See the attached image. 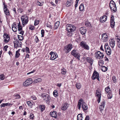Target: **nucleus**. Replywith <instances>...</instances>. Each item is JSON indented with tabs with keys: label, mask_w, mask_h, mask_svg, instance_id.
Instances as JSON below:
<instances>
[{
	"label": "nucleus",
	"mask_w": 120,
	"mask_h": 120,
	"mask_svg": "<svg viewBox=\"0 0 120 120\" xmlns=\"http://www.w3.org/2000/svg\"><path fill=\"white\" fill-rule=\"evenodd\" d=\"M106 36H105L104 37V40L103 41V42H106L107 40L108 37L107 35H106Z\"/></svg>",
	"instance_id": "nucleus-51"
},
{
	"label": "nucleus",
	"mask_w": 120,
	"mask_h": 120,
	"mask_svg": "<svg viewBox=\"0 0 120 120\" xmlns=\"http://www.w3.org/2000/svg\"><path fill=\"white\" fill-rule=\"evenodd\" d=\"M25 51L26 52L28 53H30V49L29 48L27 47H26L25 49Z\"/></svg>",
	"instance_id": "nucleus-48"
},
{
	"label": "nucleus",
	"mask_w": 120,
	"mask_h": 120,
	"mask_svg": "<svg viewBox=\"0 0 120 120\" xmlns=\"http://www.w3.org/2000/svg\"><path fill=\"white\" fill-rule=\"evenodd\" d=\"M96 57L97 59H102L104 56V55L102 53L99 51L95 53Z\"/></svg>",
	"instance_id": "nucleus-7"
},
{
	"label": "nucleus",
	"mask_w": 120,
	"mask_h": 120,
	"mask_svg": "<svg viewBox=\"0 0 120 120\" xmlns=\"http://www.w3.org/2000/svg\"><path fill=\"white\" fill-rule=\"evenodd\" d=\"M84 9V4H81L80 5L79 9L80 11H82Z\"/></svg>",
	"instance_id": "nucleus-30"
},
{
	"label": "nucleus",
	"mask_w": 120,
	"mask_h": 120,
	"mask_svg": "<svg viewBox=\"0 0 120 120\" xmlns=\"http://www.w3.org/2000/svg\"><path fill=\"white\" fill-rule=\"evenodd\" d=\"M42 81L41 79L39 78L35 79L33 81V83L34 84H35L37 83L40 82Z\"/></svg>",
	"instance_id": "nucleus-25"
},
{
	"label": "nucleus",
	"mask_w": 120,
	"mask_h": 120,
	"mask_svg": "<svg viewBox=\"0 0 120 120\" xmlns=\"http://www.w3.org/2000/svg\"><path fill=\"white\" fill-rule=\"evenodd\" d=\"M73 3V1L72 0H68L66 3V5L67 7H69L71 6Z\"/></svg>",
	"instance_id": "nucleus-23"
},
{
	"label": "nucleus",
	"mask_w": 120,
	"mask_h": 120,
	"mask_svg": "<svg viewBox=\"0 0 120 120\" xmlns=\"http://www.w3.org/2000/svg\"><path fill=\"white\" fill-rule=\"evenodd\" d=\"M117 45L119 48H120V41H117Z\"/></svg>",
	"instance_id": "nucleus-63"
},
{
	"label": "nucleus",
	"mask_w": 120,
	"mask_h": 120,
	"mask_svg": "<svg viewBox=\"0 0 120 120\" xmlns=\"http://www.w3.org/2000/svg\"><path fill=\"white\" fill-rule=\"evenodd\" d=\"M109 7L112 11L115 12L116 11V5L109 4Z\"/></svg>",
	"instance_id": "nucleus-15"
},
{
	"label": "nucleus",
	"mask_w": 120,
	"mask_h": 120,
	"mask_svg": "<svg viewBox=\"0 0 120 120\" xmlns=\"http://www.w3.org/2000/svg\"><path fill=\"white\" fill-rule=\"evenodd\" d=\"M112 4V5H116L115 2L112 0L110 1L109 4Z\"/></svg>",
	"instance_id": "nucleus-57"
},
{
	"label": "nucleus",
	"mask_w": 120,
	"mask_h": 120,
	"mask_svg": "<svg viewBox=\"0 0 120 120\" xmlns=\"http://www.w3.org/2000/svg\"><path fill=\"white\" fill-rule=\"evenodd\" d=\"M33 82L32 79L31 78L27 79L26 81L23 83V85L25 86H28L30 85Z\"/></svg>",
	"instance_id": "nucleus-5"
},
{
	"label": "nucleus",
	"mask_w": 120,
	"mask_h": 120,
	"mask_svg": "<svg viewBox=\"0 0 120 120\" xmlns=\"http://www.w3.org/2000/svg\"><path fill=\"white\" fill-rule=\"evenodd\" d=\"M17 25L16 24V23L15 22H14L12 24V26H13V27H14L15 28V27L17 28Z\"/></svg>",
	"instance_id": "nucleus-56"
},
{
	"label": "nucleus",
	"mask_w": 120,
	"mask_h": 120,
	"mask_svg": "<svg viewBox=\"0 0 120 120\" xmlns=\"http://www.w3.org/2000/svg\"><path fill=\"white\" fill-rule=\"evenodd\" d=\"M101 70L105 72L107 70V68L104 66H103L101 67Z\"/></svg>",
	"instance_id": "nucleus-32"
},
{
	"label": "nucleus",
	"mask_w": 120,
	"mask_h": 120,
	"mask_svg": "<svg viewBox=\"0 0 120 120\" xmlns=\"http://www.w3.org/2000/svg\"><path fill=\"white\" fill-rule=\"evenodd\" d=\"M101 105L100 106V111L101 112L104 108L105 106V101H103L101 103Z\"/></svg>",
	"instance_id": "nucleus-21"
},
{
	"label": "nucleus",
	"mask_w": 120,
	"mask_h": 120,
	"mask_svg": "<svg viewBox=\"0 0 120 120\" xmlns=\"http://www.w3.org/2000/svg\"><path fill=\"white\" fill-rule=\"evenodd\" d=\"M20 50V49H19L16 52L15 55V57H16L18 58L19 57V55H20V54L19 53V52Z\"/></svg>",
	"instance_id": "nucleus-36"
},
{
	"label": "nucleus",
	"mask_w": 120,
	"mask_h": 120,
	"mask_svg": "<svg viewBox=\"0 0 120 120\" xmlns=\"http://www.w3.org/2000/svg\"><path fill=\"white\" fill-rule=\"evenodd\" d=\"M83 99H81L79 100L77 106L78 107V109L80 110L81 104L82 105V102L83 101Z\"/></svg>",
	"instance_id": "nucleus-24"
},
{
	"label": "nucleus",
	"mask_w": 120,
	"mask_h": 120,
	"mask_svg": "<svg viewBox=\"0 0 120 120\" xmlns=\"http://www.w3.org/2000/svg\"><path fill=\"white\" fill-rule=\"evenodd\" d=\"M89 116H87L85 118V120H89Z\"/></svg>",
	"instance_id": "nucleus-64"
},
{
	"label": "nucleus",
	"mask_w": 120,
	"mask_h": 120,
	"mask_svg": "<svg viewBox=\"0 0 120 120\" xmlns=\"http://www.w3.org/2000/svg\"><path fill=\"white\" fill-rule=\"evenodd\" d=\"M79 30L81 34H84L86 33V29L85 27H83L80 28Z\"/></svg>",
	"instance_id": "nucleus-16"
},
{
	"label": "nucleus",
	"mask_w": 120,
	"mask_h": 120,
	"mask_svg": "<svg viewBox=\"0 0 120 120\" xmlns=\"http://www.w3.org/2000/svg\"><path fill=\"white\" fill-rule=\"evenodd\" d=\"M3 5L4 6V10H5L7 9V6L4 3H3Z\"/></svg>",
	"instance_id": "nucleus-58"
},
{
	"label": "nucleus",
	"mask_w": 120,
	"mask_h": 120,
	"mask_svg": "<svg viewBox=\"0 0 120 120\" xmlns=\"http://www.w3.org/2000/svg\"><path fill=\"white\" fill-rule=\"evenodd\" d=\"M49 54L51 55V57H50V59L51 60H54L58 56L57 53L55 52H54L52 51Z\"/></svg>",
	"instance_id": "nucleus-9"
},
{
	"label": "nucleus",
	"mask_w": 120,
	"mask_h": 120,
	"mask_svg": "<svg viewBox=\"0 0 120 120\" xmlns=\"http://www.w3.org/2000/svg\"><path fill=\"white\" fill-rule=\"evenodd\" d=\"M60 24V22L59 21H57L55 23V25L54 26V28L56 29L59 26Z\"/></svg>",
	"instance_id": "nucleus-26"
},
{
	"label": "nucleus",
	"mask_w": 120,
	"mask_h": 120,
	"mask_svg": "<svg viewBox=\"0 0 120 120\" xmlns=\"http://www.w3.org/2000/svg\"><path fill=\"white\" fill-rule=\"evenodd\" d=\"M50 115L51 116L54 118H56L57 117L56 112L55 111L50 112Z\"/></svg>",
	"instance_id": "nucleus-19"
},
{
	"label": "nucleus",
	"mask_w": 120,
	"mask_h": 120,
	"mask_svg": "<svg viewBox=\"0 0 120 120\" xmlns=\"http://www.w3.org/2000/svg\"><path fill=\"white\" fill-rule=\"evenodd\" d=\"M80 45L82 48L86 49L87 50L89 49V47L88 45L86 44V42L82 41L80 42Z\"/></svg>",
	"instance_id": "nucleus-11"
},
{
	"label": "nucleus",
	"mask_w": 120,
	"mask_h": 120,
	"mask_svg": "<svg viewBox=\"0 0 120 120\" xmlns=\"http://www.w3.org/2000/svg\"><path fill=\"white\" fill-rule=\"evenodd\" d=\"M108 94L107 95L108 98L109 99H111V98L112 97V94L111 91H109Z\"/></svg>",
	"instance_id": "nucleus-27"
},
{
	"label": "nucleus",
	"mask_w": 120,
	"mask_h": 120,
	"mask_svg": "<svg viewBox=\"0 0 120 120\" xmlns=\"http://www.w3.org/2000/svg\"><path fill=\"white\" fill-rule=\"evenodd\" d=\"M109 43L110 46L112 48H113L115 45V41L113 39L109 40Z\"/></svg>",
	"instance_id": "nucleus-20"
},
{
	"label": "nucleus",
	"mask_w": 120,
	"mask_h": 120,
	"mask_svg": "<svg viewBox=\"0 0 120 120\" xmlns=\"http://www.w3.org/2000/svg\"><path fill=\"white\" fill-rule=\"evenodd\" d=\"M31 98L33 100H35L37 99L36 97L34 95L32 96Z\"/></svg>",
	"instance_id": "nucleus-61"
},
{
	"label": "nucleus",
	"mask_w": 120,
	"mask_h": 120,
	"mask_svg": "<svg viewBox=\"0 0 120 120\" xmlns=\"http://www.w3.org/2000/svg\"><path fill=\"white\" fill-rule=\"evenodd\" d=\"M82 108L84 111H86L88 108L87 105L83 101L82 102Z\"/></svg>",
	"instance_id": "nucleus-17"
},
{
	"label": "nucleus",
	"mask_w": 120,
	"mask_h": 120,
	"mask_svg": "<svg viewBox=\"0 0 120 120\" xmlns=\"http://www.w3.org/2000/svg\"><path fill=\"white\" fill-rule=\"evenodd\" d=\"M19 32V34H21L22 36H23V35L24 33V32L22 30H21Z\"/></svg>",
	"instance_id": "nucleus-60"
},
{
	"label": "nucleus",
	"mask_w": 120,
	"mask_h": 120,
	"mask_svg": "<svg viewBox=\"0 0 120 120\" xmlns=\"http://www.w3.org/2000/svg\"><path fill=\"white\" fill-rule=\"evenodd\" d=\"M18 38L19 40L22 41L23 39V37L22 36L18 35Z\"/></svg>",
	"instance_id": "nucleus-44"
},
{
	"label": "nucleus",
	"mask_w": 120,
	"mask_h": 120,
	"mask_svg": "<svg viewBox=\"0 0 120 120\" xmlns=\"http://www.w3.org/2000/svg\"><path fill=\"white\" fill-rule=\"evenodd\" d=\"M105 92H106L105 93L106 94L107 93H108V92H109V91H111L110 90V88L109 86H108L106 87L105 88Z\"/></svg>",
	"instance_id": "nucleus-35"
},
{
	"label": "nucleus",
	"mask_w": 120,
	"mask_h": 120,
	"mask_svg": "<svg viewBox=\"0 0 120 120\" xmlns=\"http://www.w3.org/2000/svg\"><path fill=\"white\" fill-rule=\"evenodd\" d=\"M43 2L41 3H40V2H39L38 1L36 3V4L38 5L39 6H43Z\"/></svg>",
	"instance_id": "nucleus-41"
},
{
	"label": "nucleus",
	"mask_w": 120,
	"mask_h": 120,
	"mask_svg": "<svg viewBox=\"0 0 120 120\" xmlns=\"http://www.w3.org/2000/svg\"><path fill=\"white\" fill-rule=\"evenodd\" d=\"M82 115L81 114H79L77 116V120H82L83 117Z\"/></svg>",
	"instance_id": "nucleus-28"
},
{
	"label": "nucleus",
	"mask_w": 120,
	"mask_h": 120,
	"mask_svg": "<svg viewBox=\"0 0 120 120\" xmlns=\"http://www.w3.org/2000/svg\"><path fill=\"white\" fill-rule=\"evenodd\" d=\"M12 105V104L8 103H2L1 105L0 106L1 107V108L2 107H4L7 106H11Z\"/></svg>",
	"instance_id": "nucleus-22"
},
{
	"label": "nucleus",
	"mask_w": 120,
	"mask_h": 120,
	"mask_svg": "<svg viewBox=\"0 0 120 120\" xmlns=\"http://www.w3.org/2000/svg\"><path fill=\"white\" fill-rule=\"evenodd\" d=\"M27 103L29 106H31L32 105V103L30 101H27Z\"/></svg>",
	"instance_id": "nucleus-53"
},
{
	"label": "nucleus",
	"mask_w": 120,
	"mask_h": 120,
	"mask_svg": "<svg viewBox=\"0 0 120 120\" xmlns=\"http://www.w3.org/2000/svg\"><path fill=\"white\" fill-rule=\"evenodd\" d=\"M29 29L31 30H33L35 28V27L32 25H30L29 27Z\"/></svg>",
	"instance_id": "nucleus-47"
},
{
	"label": "nucleus",
	"mask_w": 120,
	"mask_h": 120,
	"mask_svg": "<svg viewBox=\"0 0 120 120\" xmlns=\"http://www.w3.org/2000/svg\"><path fill=\"white\" fill-rule=\"evenodd\" d=\"M44 30H42L41 31V37H44Z\"/></svg>",
	"instance_id": "nucleus-49"
},
{
	"label": "nucleus",
	"mask_w": 120,
	"mask_h": 120,
	"mask_svg": "<svg viewBox=\"0 0 120 120\" xmlns=\"http://www.w3.org/2000/svg\"><path fill=\"white\" fill-rule=\"evenodd\" d=\"M99 75L98 73L96 71H94L92 76V78L93 80H94L96 79H97L98 81H99Z\"/></svg>",
	"instance_id": "nucleus-8"
},
{
	"label": "nucleus",
	"mask_w": 120,
	"mask_h": 120,
	"mask_svg": "<svg viewBox=\"0 0 120 120\" xmlns=\"http://www.w3.org/2000/svg\"><path fill=\"white\" fill-rule=\"evenodd\" d=\"M39 108L41 110V112H43L45 109V107L44 105H40L39 106Z\"/></svg>",
	"instance_id": "nucleus-29"
},
{
	"label": "nucleus",
	"mask_w": 120,
	"mask_h": 120,
	"mask_svg": "<svg viewBox=\"0 0 120 120\" xmlns=\"http://www.w3.org/2000/svg\"><path fill=\"white\" fill-rule=\"evenodd\" d=\"M66 30L68 32L74 31L76 29L75 26L70 24H68L66 26Z\"/></svg>",
	"instance_id": "nucleus-1"
},
{
	"label": "nucleus",
	"mask_w": 120,
	"mask_h": 120,
	"mask_svg": "<svg viewBox=\"0 0 120 120\" xmlns=\"http://www.w3.org/2000/svg\"><path fill=\"white\" fill-rule=\"evenodd\" d=\"M21 20L22 22L23 25L24 26L25 25L28 23V18L26 15H24L22 16Z\"/></svg>",
	"instance_id": "nucleus-4"
},
{
	"label": "nucleus",
	"mask_w": 120,
	"mask_h": 120,
	"mask_svg": "<svg viewBox=\"0 0 120 120\" xmlns=\"http://www.w3.org/2000/svg\"><path fill=\"white\" fill-rule=\"evenodd\" d=\"M14 44V47L15 48H17V47H21L22 43L21 41L18 39H16L13 42Z\"/></svg>",
	"instance_id": "nucleus-6"
},
{
	"label": "nucleus",
	"mask_w": 120,
	"mask_h": 120,
	"mask_svg": "<svg viewBox=\"0 0 120 120\" xmlns=\"http://www.w3.org/2000/svg\"><path fill=\"white\" fill-rule=\"evenodd\" d=\"M4 38H6L8 39V40H7L6 39H5L4 40V42L6 43L8 42L10 39V37L8 34H7L6 33H4Z\"/></svg>",
	"instance_id": "nucleus-18"
},
{
	"label": "nucleus",
	"mask_w": 120,
	"mask_h": 120,
	"mask_svg": "<svg viewBox=\"0 0 120 120\" xmlns=\"http://www.w3.org/2000/svg\"><path fill=\"white\" fill-rule=\"evenodd\" d=\"M5 13V15H8L9 16L10 15L9 11L8 9L4 10Z\"/></svg>",
	"instance_id": "nucleus-33"
},
{
	"label": "nucleus",
	"mask_w": 120,
	"mask_h": 120,
	"mask_svg": "<svg viewBox=\"0 0 120 120\" xmlns=\"http://www.w3.org/2000/svg\"><path fill=\"white\" fill-rule=\"evenodd\" d=\"M53 94L54 96L56 97H58V93L56 90H55L53 93Z\"/></svg>",
	"instance_id": "nucleus-31"
},
{
	"label": "nucleus",
	"mask_w": 120,
	"mask_h": 120,
	"mask_svg": "<svg viewBox=\"0 0 120 120\" xmlns=\"http://www.w3.org/2000/svg\"><path fill=\"white\" fill-rule=\"evenodd\" d=\"M5 78V76L4 75L2 74L0 75V79L2 80H3Z\"/></svg>",
	"instance_id": "nucleus-43"
},
{
	"label": "nucleus",
	"mask_w": 120,
	"mask_h": 120,
	"mask_svg": "<svg viewBox=\"0 0 120 120\" xmlns=\"http://www.w3.org/2000/svg\"><path fill=\"white\" fill-rule=\"evenodd\" d=\"M76 86L77 89H79L81 87V85L79 83H77L76 84Z\"/></svg>",
	"instance_id": "nucleus-39"
},
{
	"label": "nucleus",
	"mask_w": 120,
	"mask_h": 120,
	"mask_svg": "<svg viewBox=\"0 0 120 120\" xmlns=\"http://www.w3.org/2000/svg\"><path fill=\"white\" fill-rule=\"evenodd\" d=\"M86 26L87 27H89L90 26H91V24L90 22H87V23H86Z\"/></svg>",
	"instance_id": "nucleus-55"
},
{
	"label": "nucleus",
	"mask_w": 120,
	"mask_h": 120,
	"mask_svg": "<svg viewBox=\"0 0 120 120\" xmlns=\"http://www.w3.org/2000/svg\"><path fill=\"white\" fill-rule=\"evenodd\" d=\"M18 31H20V30H22V26H18Z\"/></svg>",
	"instance_id": "nucleus-54"
},
{
	"label": "nucleus",
	"mask_w": 120,
	"mask_h": 120,
	"mask_svg": "<svg viewBox=\"0 0 120 120\" xmlns=\"http://www.w3.org/2000/svg\"><path fill=\"white\" fill-rule=\"evenodd\" d=\"M69 106L67 102H65L63 104L62 106L61 107V109L63 110H65L68 108Z\"/></svg>",
	"instance_id": "nucleus-13"
},
{
	"label": "nucleus",
	"mask_w": 120,
	"mask_h": 120,
	"mask_svg": "<svg viewBox=\"0 0 120 120\" xmlns=\"http://www.w3.org/2000/svg\"><path fill=\"white\" fill-rule=\"evenodd\" d=\"M98 64L100 66H103V65L104 64V62L103 60H99Z\"/></svg>",
	"instance_id": "nucleus-38"
},
{
	"label": "nucleus",
	"mask_w": 120,
	"mask_h": 120,
	"mask_svg": "<svg viewBox=\"0 0 120 120\" xmlns=\"http://www.w3.org/2000/svg\"><path fill=\"white\" fill-rule=\"evenodd\" d=\"M72 45L70 44L66 45L64 47V50L66 53H68L73 48Z\"/></svg>",
	"instance_id": "nucleus-2"
},
{
	"label": "nucleus",
	"mask_w": 120,
	"mask_h": 120,
	"mask_svg": "<svg viewBox=\"0 0 120 120\" xmlns=\"http://www.w3.org/2000/svg\"><path fill=\"white\" fill-rule=\"evenodd\" d=\"M76 50L75 49H74L71 52V53L74 56L77 53H76Z\"/></svg>",
	"instance_id": "nucleus-37"
},
{
	"label": "nucleus",
	"mask_w": 120,
	"mask_h": 120,
	"mask_svg": "<svg viewBox=\"0 0 120 120\" xmlns=\"http://www.w3.org/2000/svg\"><path fill=\"white\" fill-rule=\"evenodd\" d=\"M12 29L13 31L14 32H16L17 31V28H15L13 26H12Z\"/></svg>",
	"instance_id": "nucleus-50"
},
{
	"label": "nucleus",
	"mask_w": 120,
	"mask_h": 120,
	"mask_svg": "<svg viewBox=\"0 0 120 120\" xmlns=\"http://www.w3.org/2000/svg\"><path fill=\"white\" fill-rule=\"evenodd\" d=\"M75 58L78 60H79L80 56L79 54V53H77L74 56Z\"/></svg>",
	"instance_id": "nucleus-45"
},
{
	"label": "nucleus",
	"mask_w": 120,
	"mask_h": 120,
	"mask_svg": "<svg viewBox=\"0 0 120 120\" xmlns=\"http://www.w3.org/2000/svg\"><path fill=\"white\" fill-rule=\"evenodd\" d=\"M96 96L98 98L97 101L98 103H99L100 101L101 96V92L100 90H96Z\"/></svg>",
	"instance_id": "nucleus-10"
},
{
	"label": "nucleus",
	"mask_w": 120,
	"mask_h": 120,
	"mask_svg": "<svg viewBox=\"0 0 120 120\" xmlns=\"http://www.w3.org/2000/svg\"><path fill=\"white\" fill-rule=\"evenodd\" d=\"M35 41L36 43H38L39 41V40L38 39V37L37 36H36L35 37Z\"/></svg>",
	"instance_id": "nucleus-52"
},
{
	"label": "nucleus",
	"mask_w": 120,
	"mask_h": 120,
	"mask_svg": "<svg viewBox=\"0 0 120 120\" xmlns=\"http://www.w3.org/2000/svg\"><path fill=\"white\" fill-rule=\"evenodd\" d=\"M41 96L43 98L44 100H46V102L47 103H49L50 102L51 98L50 96L48 94L43 93L41 94Z\"/></svg>",
	"instance_id": "nucleus-3"
},
{
	"label": "nucleus",
	"mask_w": 120,
	"mask_h": 120,
	"mask_svg": "<svg viewBox=\"0 0 120 120\" xmlns=\"http://www.w3.org/2000/svg\"><path fill=\"white\" fill-rule=\"evenodd\" d=\"M30 117L31 119H33L34 116L33 114H31L30 116Z\"/></svg>",
	"instance_id": "nucleus-62"
},
{
	"label": "nucleus",
	"mask_w": 120,
	"mask_h": 120,
	"mask_svg": "<svg viewBox=\"0 0 120 120\" xmlns=\"http://www.w3.org/2000/svg\"><path fill=\"white\" fill-rule=\"evenodd\" d=\"M105 49H107L108 48L109 46L108 45V44L107 43H106L105 45Z\"/></svg>",
	"instance_id": "nucleus-59"
},
{
	"label": "nucleus",
	"mask_w": 120,
	"mask_h": 120,
	"mask_svg": "<svg viewBox=\"0 0 120 120\" xmlns=\"http://www.w3.org/2000/svg\"><path fill=\"white\" fill-rule=\"evenodd\" d=\"M107 16L106 15H104L100 17V21L102 23L105 22L107 20Z\"/></svg>",
	"instance_id": "nucleus-14"
},
{
	"label": "nucleus",
	"mask_w": 120,
	"mask_h": 120,
	"mask_svg": "<svg viewBox=\"0 0 120 120\" xmlns=\"http://www.w3.org/2000/svg\"><path fill=\"white\" fill-rule=\"evenodd\" d=\"M113 82L114 83L116 82V78L115 76H113L112 78Z\"/></svg>",
	"instance_id": "nucleus-40"
},
{
	"label": "nucleus",
	"mask_w": 120,
	"mask_h": 120,
	"mask_svg": "<svg viewBox=\"0 0 120 120\" xmlns=\"http://www.w3.org/2000/svg\"><path fill=\"white\" fill-rule=\"evenodd\" d=\"M72 31H69L67 33V34L68 36L69 37H70L72 35Z\"/></svg>",
	"instance_id": "nucleus-46"
},
{
	"label": "nucleus",
	"mask_w": 120,
	"mask_h": 120,
	"mask_svg": "<svg viewBox=\"0 0 120 120\" xmlns=\"http://www.w3.org/2000/svg\"><path fill=\"white\" fill-rule=\"evenodd\" d=\"M114 17L113 15H112L110 20V25L112 28H113L115 25V22L114 21Z\"/></svg>",
	"instance_id": "nucleus-12"
},
{
	"label": "nucleus",
	"mask_w": 120,
	"mask_h": 120,
	"mask_svg": "<svg viewBox=\"0 0 120 120\" xmlns=\"http://www.w3.org/2000/svg\"><path fill=\"white\" fill-rule=\"evenodd\" d=\"M39 21L37 19H35L34 21V25L35 26H36L38 25L39 23Z\"/></svg>",
	"instance_id": "nucleus-42"
},
{
	"label": "nucleus",
	"mask_w": 120,
	"mask_h": 120,
	"mask_svg": "<svg viewBox=\"0 0 120 120\" xmlns=\"http://www.w3.org/2000/svg\"><path fill=\"white\" fill-rule=\"evenodd\" d=\"M105 51L106 53L108 55H109L111 54V49H109V50H107L106 49V50H105Z\"/></svg>",
	"instance_id": "nucleus-34"
}]
</instances>
